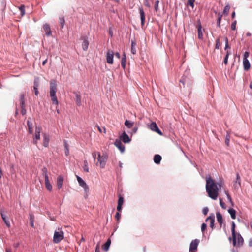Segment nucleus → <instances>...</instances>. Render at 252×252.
<instances>
[{
    "instance_id": "1",
    "label": "nucleus",
    "mask_w": 252,
    "mask_h": 252,
    "mask_svg": "<svg viewBox=\"0 0 252 252\" xmlns=\"http://www.w3.org/2000/svg\"><path fill=\"white\" fill-rule=\"evenodd\" d=\"M222 186V182L216 183L211 177L206 179V190L208 196L213 200H216L219 196V190Z\"/></svg>"
},
{
    "instance_id": "2",
    "label": "nucleus",
    "mask_w": 252,
    "mask_h": 252,
    "mask_svg": "<svg viewBox=\"0 0 252 252\" xmlns=\"http://www.w3.org/2000/svg\"><path fill=\"white\" fill-rule=\"evenodd\" d=\"M57 90L56 81L54 80H51L50 82V95L51 97L53 104L56 105H58V101L56 95Z\"/></svg>"
},
{
    "instance_id": "3",
    "label": "nucleus",
    "mask_w": 252,
    "mask_h": 252,
    "mask_svg": "<svg viewBox=\"0 0 252 252\" xmlns=\"http://www.w3.org/2000/svg\"><path fill=\"white\" fill-rule=\"evenodd\" d=\"M97 160L98 162L96 164V165H97V164L99 162L100 168H104L105 166L107 160V156L105 154H103L102 156H101L100 153H98Z\"/></svg>"
},
{
    "instance_id": "4",
    "label": "nucleus",
    "mask_w": 252,
    "mask_h": 252,
    "mask_svg": "<svg viewBox=\"0 0 252 252\" xmlns=\"http://www.w3.org/2000/svg\"><path fill=\"white\" fill-rule=\"evenodd\" d=\"M64 238V233L62 230L55 231L53 236V242L54 243H59Z\"/></svg>"
},
{
    "instance_id": "5",
    "label": "nucleus",
    "mask_w": 252,
    "mask_h": 252,
    "mask_svg": "<svg viewBox=\"0 0 252 252\" xmlns=\"http://www.w3.org/2000/svg\"><path fill=\"white\" fill-rule=\"evenodd\" d=\"M199 243V240L197 239L192 241L190 244L189 252H195V251L197 250Z\"/></svg>"
},
{
    "instance_id": "6",
    "label": "nucleus",
    "mask_w": 252,
    "mask_h": 252,
    "mask_svg": "<svg viewBox=\"0 0 252 252\" xmlns=\"http://www.w3.org/2000/svg\"><path fill=\"white\" fill-rule=\"evenodd\" d=\"M42 128L41 127H36L35 128V134L33 140V143L35 145L37 144V140H39L40 138V132Z\"/></svg>"
},
{
    "instance_id": "7",
    "label": "nucleus",
    "mask_w": 252,
    "mask_h": 252,
    "mask_svg": "<svg viewBox=\"0 0 252 252\" xmlns=\"http://www.w3.org/2000/svg\"><path fill=\"white\" fill-rule=\"evenodd\" d=\"M113 57H114V53L113 51L108 50L107 52L106 55V61L107 63L109 64H113Z\"/></svg>"
},
{
    "instance_id": "8",
    "label": "nucleus",
    "mask_w": 252,
    "mask_h": 252,
    "mask_svg": "<svg viewBox=\"0 0 252 252\" xmlns=\"http://www.w3.org/2000/svg\"><path fill=\"white\" fill-rule=\"evenodd\" d=\"M150 128L153 131H155L157 132V133L159 134L160 135H162V133L160 130V129L158 128L157 125L155 122H152L150 126Z\"/></svg>"
},
{
    "instance_id": "9",
    "label": "nucleus",
    "mask_w": 252,
    "mask_h": 252,
    "mask_svg": "<svg viewBox=\"0 0 252 252\" xmlns=\"http://www.w3.org/2000/svg\"><path fill=\"white\" fill-rule=\"evenodd\" d=\"M231 232L233 239V245L235 246L236 245V233L235 232V224L234 222H232Z\"/></svg>"
},
{
    "instance_id": "10",
    "label": "nucleus",
    "mask_w": 252,
    "mask_h": 252,
    "mask_svg": "<svg viewBox=\"0 0 252 252\" xmlns=\"http://www.w3.org/2000/svg\"><path fill=\"white\" fill-rule=\"evenodd\" d=\"M77 179L79 185L84 189L85 192H88V186L87 185L86 183L84 181V180H83L82 179L78 176H77Z\"/></svg>"
},
{
    "instance_id": "11",
    "label": "nucleus",
    "mask_w": 252,
    "mask_h": 252,
    "mask_svg": "<svg viewBox=\"0 0 252 252\" xmlns=\"http://www.w3.org/2000/svg\"><path fill=\"white\" fill-rule=\"evenodd\" d=\"M81 39L83 40V43L82 44V49L83 50L86 51L88 48V46L89 44V41L88 40V37L86 36H84L81 37Z\"/></svg>"
},
{
    "instance_id": "12",
    "label": "nucleus",
    "mask_w": 252,
    "mask_h": 252,
    "mask_svg": "<svg viewBox=\"0 0 252 252\" xmlns=\"http://www.w3.org/2000/svg\"><path fill=\"white\" fill-rule=\"evenodd\" d=\"M114 145L120 150L121 152L125 151V146L119 139H116L115 141Z\"/></svg>"
},
{
    "instance_id": "13",
    "label": "nucleus",
    "mask_w": 252,
    "mask_h": 252,
    "mask_svg": "<svg viewBox=\"0 0 252 252\" xmlns=\"http://www.w3.org/2000/svg\"><path fill=\"white\" fill-rule=\"evenodd\" d=\"M244 242V240L240 233H236V245L235 246H241Z\"/></svg>"
},
{
    "instance_id": "14",
    "label": "nucleus",
    "mask_w": 252,
    "mask_h": 252,
    "mask_svg": "<svg viewBox=\"0 0 252 252\" xmlns=\"http://www.w3.org/2000/svg\"><path fill=\"white\" fill-rule=\"evenodd\" d=\"M120 140L123 141L125 143H129L131 141L128 135L125 132H123L121 135Z\"/></svg>"
},
{
    "instance_id": "15",
    "label": "nucleus",
    "mask_w": 252,
    "mask_h": 252,
    "mask_svg": "<svg viewBox=\"0 0 252 252\" xmlns=\"http://www.w3.org/2000/svg\"><path fill=\"white\" fill-rule=\"evenodd\" d=\"M124 198L121 195H119V199L118 201V205L117 207V209L118 211H121L122 209V205L124 203Z\"/></svg>"
},
{
    "instance_id": "16",
    "label": "nucleus",
    "mask_w": 252,
    "mask_h": 252,
    "mask_svg": "<svg viewBox=\"0 0 252 252\" xmlns=\"http://www.w3.org/2000/svg\"><path fill=\"white\" fill-rule=\"evenodd\" d=\"M43 28L44 32L47 36H50L52 35L50 27L49 24H44L43 26Z\"/></svg>"
},
{
    "instance_id": "17",
    "label": "nucleus",
    "mask_w": 252,
    "mask_h": 252,
    "mask_svg": "<svg viewBox=\"0 0 252 252\" xmlns=\"http://www.w3.org/2000/svg\"><path fill=\"white\" fill-rule=\"evenodd\" d=\"M45 185L48 190H49V191H52V186L49 182L48 176H45Z\"/></svg>"
},
{
    "instance_id": "18",
    "label": "nucleus",
    "mask_w": 252,
    "mask_h": 252,
    "mask_svg": "<svg viewBox=\"0 0 252 252\" xmlns=\"http://www.w3.org/2000/svg\"><path fill=\"white\" fill-rule=\"evenodd\" d=\"M63 182V177L62 175H59L57 179V186L59 189L62 188Z\"/></svg>"
},
{
    "instance_id": "19",
    "label": "nucleus",
    "mask_w": 252,
    "mask_h": 252,
    "mask_svg": "<svg viewBox=\"0 0 252 252\" xmlns=\"http://www.w3.org/2000/svg\"><path fill=\"white\" fill-rule=\"evenodd\" d=\"M0 214H1V218L4 221V223H5L6 226L8 228H9L10 227V223L9 221L6 219V216L5 215V214L4 213V212L1 211L0 212Z\"/></svg>"
},
{
    "instance_id": "20",
    "label": "nucleus",
    "mask_w": 252,
    "mask_h": 252,
    "mask_svg": "<svg viewBox=\"0 0 252 252\" xmlns=\"http://www.w3.org/2000/svg\"><path fill=\"white\" fill-rule=\"evenodd\" d=\"M216 218L217 221L219 223V224L220 225V227H221L223 221V219L221 214L220 212H217L216 213Z\"/></svg>"
},
{
    "instance_id": "21",
    "label": "nucleus",
    "mask_w": 252,
    "mask_h": 252,
    "mask_svg": "<svg viewBox=\"0 0 252 252\" xmlns=\"http://www.w3.org/2000/svg\"><path fill=\"white\" fill-rule=\"evenodd\" d=\"M139 12L140 14V19L141 21V25L143 26L145 23V13L142 8H139Z\"/></svg>"
},
{
    "instance_id": "22",
    "label": "nucleus",
    "mask_w": 252,
    "mask_h": 252,
    "mask_svg": "<svg viewBox=\"0 0 252 252\" xmlns=\"http://www.w3.org/2000/svg\"><path fill=\"white\" fill-rule=\"evenodd\" d=\"M39 86V83L38 81L36 79L34 81V86H33V91L34 92L35 94L37 96L39 93L38 91V88Z\"/></svg>"
},
{
    "instance_id": "23",
    "label": "nucleus",
    "mask_w": 252,
    "mask_h": 252,
    "mask_svg": "<svg viewBox=\"0 0 252 252\" xmlns=\"http://www.w3.org/2000/svg\"><path fill=\"white\" fill-rule=\"evenodd\" d=\"M24 94H22L20 95L19 101L21 108H25Z\"/></svg>"
},
{
    "instance_id": "24",
    "label": "nucleus",
    "mask_w": 252,
    "mask_h": 252,
    "mask_svg": "<svg viewBox=\"0 0 252 252\" xmlns=\"http://www.w3.org/2000/svg\"><path fill=\"white\" fill-rule=\"evenodd\" d=\"M210 220V227L213 229L214 227V222H215V217L214 216H209L208 217L206 220V221Z\"/></svg>"
},
{
    "instance_id": "25",
    "label": "nucleus",
    "mask_w": 252,
    "mask_h": 252,
    "mask_svg": "<svg viewBox=\"0 0 252 252\" xmlns=\"http://www.w3.org/2000/svg\"><path fill=\"white\" fill-rule=\"evenodd\" d=\"M243 66L245 70H248L250 68V63L248 59L243 60Z\"/></svg>"
},
{
    "instance_id": "26",
    "label": "nucleus",
    "mask_w": 252,
    "mask_h": 252,
    "mask_svg": "<svg viewBox=\"0 0 252 252\" xmlns=\"http://www.w3.org/2000/svg\"><path fill=\"white\" fill-rule=\"evenodd\" d=\"M162 159L161 156L157 154L154 156V161L156 164H159Z\"/></svg>"
},
{
    "instance_id": "27",
    "label": "nucleus",
    "mask_w": 252,
    "mask_h": 252,
    "mask_svg": "<svg viewBox=\"0 0 252 252\" xmlns=\"http://www.w3.org/2000/svg\"><path fill=\"white\" fill-rule=\"evenodd\" d=\"M76 97V102L77 106H80L81 105V97L77 93H74Z\"/></svg>"
},
{
    "instance_id": "28",
    "label": "nucleus",
    "mask_w": 252,
    "mask_h": 252,
    "mask_svg": "<svg viewBox=\"0 0 252 252\" xmlns=\"http://www.w3.org/2000/svg\"><path fill=\"white\" fill-rule=\"evenodd\" d=\"M110 245L111 240L110 239H108L105 244L102 246L103 250L105 251H107L110 247Z\"/></svg>"
},
{
    "instance_id": "29",
    "label": "nucleus",
    "mask_w": 252,
    "mask_h": 252,
    "mask_svg": "<svg viewBox=\"0 0 252 252\" xmlns=\"http://www.w3.org/2000/svg\"><path fill=\"white\" fill-rule=\"evenodd\" d=\"M197 31L198 38L202 39L203 38V33L202 32V26L200 24L198 26Z\"/></svg>"
},
{
    "instance_id": "30",
    "label": "nucleus",
    "mask_w": 252,
    "mask_h": 252,
    "mask_svg": "<svg viewBox=\"0 0 252 252\" xmlns=\"http://www.w3.org/2000/svg\"><path fill=\"white\" fill-rule=\"evenodd\" d=\"M126 55L125 53H124V54L123 55V57H122V60H121V65L124 69L125 68V66H126Z\"/></svg>"
},
{
    "instance_id": "31",
    "label": "nucleus",
    "mask_w": 252,
    "mask_h": 252,
    "mask_svg": "<svg viewBox=\"0 0 252 252\" xmlns=\"http://www.w3.org/2000/svg\"><path fill=\"white\" fill-rule=\"evenodd\" d=\"M229 213L230 214L231 217L232 219H236V211L233 208H230L228 210Z\"/></svg>"
},
{
    "instance_id": "32",
    "label": "nucleus",
    "mask_w": 252,
    "mask_h": 252,
    "mask_svg": "<svg viewBox=\"0 0 252 252\" xmlns=\"http://www.w3.org/2000/svg\"><path fill=\"white\" fill-rule=\"evenodd\" d=\"M136 44L135 41L132 40L131 41V52L133 54H135L136 53V50L135 47Z\"/></svg>"
},
{
    "instance_id": "33",
    "label": "nucleus",
    "mask_w": 252,
    "mask_h": 252,
    "mask_svg": "<svg viewBox=\"0 0 252 252\" xmlns=\"http://www.w3.org/2000/svg\"><path fill=\"white\" fill-rule=\"evenodd\" d=\"M49 139L47 135L45 134H44L43 145L44 147H47L48 145Z\"/></svg>"
},
{
    "instance_id": "34",
    "label": "nucleus",
    "mask_w": 252,
    "mask_h": 252,
    "mask_svg": "<svg viewBox=\"0 0 252 252\" xmlns=\"http://www.w3.org/2000/svg\"><path fill=\"white\" fill-rule=\"evenodd\" d=\"M222 17V14L221 13H219L218 14V19H217V26L219 28L220 27V21H221Z\"/></svg>"
},
{
    "instance_id": "35",
    "label": "nucleus",
    "mask_w": 252,
    "mask_h": 252,
    "mask_svg": "<svg viewBox=\"0 0 252 252\" xmlns=\"http://www.w3.org/2000/svg\"><path fill=\"white\" fill-rule=\"evenodd\" d=\"M125 125L128 128L132 127L133 126V123L129 121V120H126L125 122Z\"/></svg>"
},
{
    "instance_id": "36",
    "label": "nucleus",
    "mask_w": 252,
    "mask_h": 252,
    "mask_svg": "<svg viewBox=\"0 0 252 252\" xmlns=\"http://www.w3.org/2000/svg\"><path fill=\"white\" fill-rule=\"evenodd\" d=\"M83 170L84 171L86 172H89V167H88V163L86 160H85L83 162Z\"/></svg>"
},
{
    "instance_id": "37",
    "label": "nucleus",
    "mask_w": 252,
    "mask_h": 252,
    "mask_svg": "<svg viewBox=\"0 0 252 252\" xmlns=\"http://www.w3.org/2000/svg\"><path fill=\"white\" fill-rule=\"evenodd\" d=\"M230 7L229 5H226L224 7V8L223 9V14H224V15H227L228 14V13H229V11L230 10Z\"/></svg>"
},
{
    "instance_id": "38",
    "label": "nucleus",
    "mask_w": 252,
    "mask_h": 252,
    "mask_svg": "<svg viewBox=\"0 0 252 252\" xmlns=\"http://www.w3.org/2000/svg\"><path fill=\"white\" fill-rule=\"evenodd\" d=\"M34 216L32 215H30V224L32 227H34Z\"/></svg>"
},
{
    "instance_id": "39",
    "label": "nucleus",
    "mask_w": 252,
    "mask_h": 252,
    "mask_svg": "<svg viewBox=\"0 0 252 252\" xmlns=\"http://www.w3.org/2000/svg\"><path fill=\"white\" fill-rule=\"evenodd\" d=\"M19 9L20 11L21 16H23L25 14V6L24 5H21L19 7Z\"/></svg>"
},
{
    "instance_id": "40",
    "label": "nucleus",
    "mask_w": 252,
    "mask_h": 252,
    "mask_svg": "<svg viewBox=\"0 0 252 252\" xmlns=\"http://www.w3.org/2000/svg\"><path fill=\"white\" fill-rule=\"evenodd\" d=\"M59 23L61 28H63L65 23V20L64 18L62 17L59 19Z\"/></svg>"
},
{
    "instance_id": "41",
    "label": "nucleus",
    "mask_w": 252,
    "mask_h": 252,
    "mask_svg": "<svg viewBox=\"0 0 252 252\" xmlns=\"http://www.w3.org/2000/svg\"><path fill=\"white\" fill-rule=\"evenodd\" d=\"M195 0H188L187 4L191 6L192 8L194 7V3Z\"/></svg>"
},
{
    "instance_id": "42",
    "label": "nucleus",
    "mask_w": 252,
    "mask_h": 252,
    "mask_svg": "<svg viewBox=\"0 0 252 252\" xmlns=\"http://www.w3.org/2000/svg\"><path fill=\"white\" fill-rule=\"evenodd\" d=\"M230 54V52L229 51H227L226 52V55L224 58V63L225 64H227V63H228V57H229V55Z\"/></svg>"
},
{
    "instance_id": "43",
    "label": "nucleus",
    "mask_w": 252,
    "mask_h": 252,
    "mask_svg": "<svg viewBox=\"0 0 252 252\" xmlns=\"http://www.w3.org/2000/svg\"><path fill=\"white\" fill-rule=\"evenodd\" d=\"M225 193L226 194V196H227V197L229 200V201L231 203V204H233V201H232V199L231 198V196L229 195L228 191H225Z\"/></svg>"
},
{
    "instance_id": "44",
    "label": "nucleus",
    "mask_w": 252,
    "mask_h": 252,
    "mask_svg": "<svg viewBox=\"0 0 252 252\" xmlns=\"http://www.w3.org/2000/svg\"><path fill=\"white\" fill-rule=\"evenodd\" d=\"M27 126L28 128L33 127L32 122L31 120V118H29L27 121Z\"/></svg>"
},
{
    "instance_id": "45",
    "label": "nucleus",
    "mask_w": 252,
    "mask_h": 252,
    "mask_svg": "<svg viewBox=\"0 0 252 252\" xmlns=\"http://www.w3.org/2000/svg\"><path fill=\"white\" fill-rule=\"evenodd\" d=\"M159 3V0H156L155 1L154 8H155V11L157 12L159 10V8H158Z\"/></svg>"
},
{
    "instance_id": "46",
    "label": "nucleus",
    "mask_w": 252,
    "mask_h": 252,
    "mask_svg": "<svg viewBox=\"0 0 252 252\" xmlns=\"http://www.w3.org/2000/svg\"><path fill=\"white\" fill-rule=\"evenodd\" d=\"M220 204L223 209L226 208V205L221 198H220Z\"/></svg>"
},
{
    "instance_id": "47",
    "label": "nucleus",
    "mask_w": 252,
    "mask_h": 252,
    "mask_svg": "<svg viewBox=\"0 0 252 252\" xmlns=\"http://www.w3.org/2000/svg\"><path fill=\"white\" fill-rule=\"evenodd\" d=\"M220 46V39L217 38L216 40L215 48L219 49Z\"/></svg>"
},
{
    "instance_id": "48",
    "label": "nucleus",
    "mask_w": 252,
    "mask_h": 252,
    "mask_svg": "<svg viewBox=\"0 0 252 252\" xmlns=\"http://www.w3.org/2000/svg\"><path fill=\"white\" fill-rule=\"evenodd\" d=\"M229 141H230V136H229V134H227V135L226 136L225 142V144L228 146H229Z\"/></svg>"
},
{
    "instance_id": "49",
    "label": "nucleus",
    "mask_w": 252,
    "mask_h": 252,
    "mask_svg": "<svg viewBox=\"0 0 252 252\" xmlns=\"http://www.w3.org/2000/svg\"><path fill=\"white\" fill-rule=\"evenodd\" d=\"M237 21L236 20H235L231 24V28L232 30H236V26Z\"/></svg>"
},
{
    "instance_id": "50",
    "label": "nucleus",
    "mask_w": 252,
    "mask_h": 252,
    "mask_svg": "<svg viewBox=\"0 0 252 252\" xmlns=\"http://www.w3.org/2000/svg\"><path fill=\"white\" fill-rule=\"evenodd\" d=\"M96 126L97 127L98 131L100 132H101V133L103 132L104 133H106V128L105 127H103V131H102V129L101 128V127L99 126Z\"/></svg>"
},
{
    "instance_id": "51",
    "label": "nucleus",
    "mask_w": 252,
    "mask_h": 252,
    "mask_svg": "<svg viewBox=\"0 0 252 252\" xmlns=\"http://www.w3.org/2000/svg\"><path fill=\"white\" fill-rule=\"evenodd\" d=\"M225 50H226L228 48H229L230 47L229 46L228 44V40L227 37L225 38Z\"/></svg>"
},
{
    "instance_id": "52",
    "label": "nucleus",
    "mask_w": 252,
    "mask_h": 252,
    "mask_svg": "<svg viewBox=\"0 0 252 252\" xmlns=\"http://www.w3.org/2000/svg\"><path fill=\"white\" fill-rule=\"evenodd\" d=\"M249 54L250 53L249 52L246 51L243 55V60L247 59V58L249 57Z\"/></svg>"
},
{
    "instance_id": "53",
    "label": "nucleus",
    "mask_w": 252,
    "mask_h": 252,
    "mask_svg": "<svg viewBox=\"0 0 252 252\" xmlns=\"http://www.w3.org/2000/svg\"><path fill=\"white\" fill-rule=\"evenodd\" d=\"M121 217V215L119 212H117L115 215V218L118 221L119 220Z\"/></svg>"
},
{
    "instance_id": "54",
    "label": "nucleus",
    "mask_w": 252,
    "mask_h": 252,
    "mask_svg": "<svg viewBox=\"0 0 252 252\" xmlns=\"http://www.w3.org/2000/svg\"><path fill=\"white\" fill-rule=\"evenodd\" d=\"M207 227V225L205 223H203L201 225V231L203 233H204V231L206 230Z\"/></svg>"
},
{
    "instance_id": "55",
    "label": "nucleus",
    "mask_w": 252,
    "mask_h": 252,
    "mask_svg": "<svg viewBox=\"0 0 252 252\" xmlns=\"http://www.w3.org/2000/svg\"><path fill=\"white\" fill-rule=\"evenodd\" d=\"M43 174L44 178H45V176H48L47 174V169L46 168L44 167L42 169Z\"/></svg>"
},
{
    "instance_id": "56",
    "label": "nucleus",
    "mask_w": 252,
    "mask_h": 252,
    "mask_svg": "<svg viewBox=\"0 0 252 252\" xmlns=\"http://www.w3.org/2000/svg\"><path fill=\"white\" fill-rule=\"evenodd\" d=\"M208 212V208L207 207H205L203 209L202 213L204 215H206Z\"/></svg>"
},
{
    "instance_id": "57",
    "label": "nucleus",
    "mask_w": 252,
    "mask_h": 252,
    "mask_svg": "<svg viewBox=\"0 0 252 252\" xmlns=\"http://www.w3.org/2000/svg\"><path fill=\"white\" fill-rule=\"evenodd\" d=\"M98 153L96 152H94L92 153V156L94 158V159L95 160L96 158L97 155H98Z\"/></svg>"
},
{
    "instance_id": "58",
    "label": "nucleus",
    "mask_w": 252,
    "mask_h": 252,
    "mask_svg": "<svg viewBox=\"0 0 252 252\" xmlns=\"http://www.w3.org/2000/svg\"><path fill=\"white\" fill-rule=\"evenodd\" d=\"M26 109L25 108H21V113L23 115H24L26 114Z\"/></svg>"
},
{
    "instance_id": "59",
    "label": "nucleus",
    "mask_w": 252,
    "mask_h": 252,
    "mask_svg": "<svg viewBox=\"0 0 252 252\" xmlns=\"http://www.w3.org/2000/svg\"><path fill=\"white\" fill-rule=\"evenodd\" d=\"M236 180H237V182H238L239 184L240 185V176L238 174H237Z\"/></svg>"
},
{
    "instance_id": "60",
    "label": "nucleus",
    "mask_w": 252,
    "mask_h": 252,
    "mask_svg": "<svg viewBox=\"0 0 252 252\" xmlns=\"http://www.w3.org/2000/svg\"><path fill=\"white\" fill-rule=\"evenodd\" d=\"M95 252H100L99 250V245H97L95 248Z\"/></svg>"
},
{
    "instance_id": "61",
    "label": "nucleus",
    "mask_w": 252,
    "mask_h": 252,
    "mask_svg": "<svg viewBox=\"0 0 252 252\" xmlns=\"http://www.w3.org/2000/svg\"><path fill=\"white\" fill-rule=\"evenodd\" d=\"M248 245L250 247H252V239H251L248 242Z\"/></svg>"
},
{
    "instance_id": "62",
    "label": "nucleus",
    "mask_w": 252,
    "mask_h": 252,
    "mask_svg": "<svg viewBox=\"0 0 252 252\" xmlns=\"http://www.w3.org/2000/svg\"><path fill=\"white\" fill-rule=\"evenodd\" d=\"M28 130H29V132L30 133H33V127L28 128Z\"/></svg>"
},
{
    "instance_id": "63",
    "label": "nucleus",
    "mask_w": 252,
    "mask_h": 252,
    "mask_svg": "<svg viewBox=\"0 0 252 252\" xmlns=\"http://www.w3.org/2000/svg\"><path fill=\"white\" fill-rule=\"evenodd\" d=\"M145 5L147 7H150V4L147 0H146Z\"/></svg>"
},
{
    "instance_id": "64",
    "label": "nucleus",
    "mask_w": 252,
    "mask_h": 252,
    "mask_svg": "<svg viewBox=\"0 0 252 252\" xmlns=\"http://www.w3.org/2000/svg\"><path fill=\"white\" fill-rule=\"evenodd\" d=\"M115 56L118 58H119V59L120 58V54L118 52H117V53H115Z\"/></svg>"
}]
</instances>
